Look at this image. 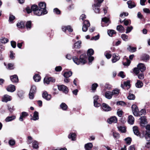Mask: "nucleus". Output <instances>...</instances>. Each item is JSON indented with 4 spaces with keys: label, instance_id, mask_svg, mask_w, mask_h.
Segmentation results:
<instances>
[{
    "label": "nucleus",
    "instance_id": "40",
    "mask_svg": "<svg viewBox=\"0 0 150 150\" xmlns=\"http://www.w3.org/2000/svg\"><path fill=\"white\" fill-rule=\"evenodd\" d=\"M113 136L115 139H118L120 137V134L119 133L114 132H112Z\"/></svg>",
    "mask_w": 150,
    "mask_h": 150
},
{
    "label": "nucleus",
    "instance_id": "29",
    "mask_svg": "<svg viewBox=\"0 0 150 150\" xmlns=\"http://www.w3.org/2000/svg\"><path fill=\"white\" fill-rule=\"evenodd\" d=\"M117 30L120 33L124 31L125 28L122 25H118L117 27Z\"/></svg>",
    "mask_w": 150,
    "mask_h": 150
},
{
    "label": "nucleus",
    "instance_id": "61",
    "mask_svg": "<svg viewBox=\"0 0 150 150\" xmlns=\"http://www.w3.org/2000/svg\"><path fill=\"white\" fill-rule=\"evenodd\" d=\"M15 19V17L11 15H10L9 17V21L10 22H12Z\"/></svg>",
    "mask_w": 150,
    "mask_h": 150
},
{
    "label": "nucleus",
    "instance_id": "62",
    "mask_svg": "<svg viewBox=\"0 0 150 150\" xmlns=\"http://www.w3.org/2000/svg\"><path fill=\"white\" fill-rule=\"evenodd\" d=\"M118 76H120L122 78H124L125 76L124 75V72L123 71H120L118 74Z\"/></svg>",
    "mask_w": 150,
    "mask_h": 150
},
{
    "label": "nucleus",
    "instance_id": "47",
    "mask_svg": "<svg viewBox=\"0 0 150 150\" xmlns=\"http://www.w3.org/2000/svg\"><path fill=\"white\" fill-rule=\"evenodd\" d=\"M31 22L29 21L27 22L25 25V26L27 28L30 29L31 28Z\"/></svg>",
    "mask_w": 150,
    "mask_h": 150
},
{
    "label": "nucleus",
    "instance_id": "7",
    "mask_svg": "<svg viewBox=\"0 0 150 150\" xmlns=\"http://www.w3.org/2000/svg\"><path fill=\"white\" fill-rule=\"evenodd\" d=\"M140 125L142 127H144L145 125L147 123V120L145 116H142L140 118Z\"/></svg>",
    "mask_w": 150,
    "mask_h": 150
},
{
    "label": "nucleus",
    "instance_id": "55",
    "mask_svg": "<svg viewBox=\"0 0 150 150\" xmlns=\"http://www.w3.org/2000/svg\"><path fill=\"white\" fill-rule=\"evenodd\" d=\"M44 83H46L47 84H48L50 83V81L48 80V78L47 77H45L44 79Z\"/></svg>",
    "mask_w": 150,
    "mask_h": 150
},
{
    "label": "nucleus",
    "instance_id": "9",
    "mask_svg": "<svg viewBox=\"0 0 150 150\" xmlns=\"http://www.w3.org/2000/svg\"><path fill=\"white\" fill-rule=\"evenodd\" d=\"M11 100V96L8 95H4L2 98V101L3 102H7L8 101H10Z\"/></svg>",
    "mask_w": 150,
    "mask_h": 150
},
{
    "label": "nucleus",
    "instance_id": "30",
    "mask_svg": "<svg viewBox=\"0 0 150 150\" xmlns=\"http://www.w3.org/2000/svg\"><path fill=\"white\" fill-rule=\"evenodd\" d=\"M17 26L19 28H24L25 27L24 23L22 21L18 23L17 24Z\"/></svg>",
    "mask_w": 150,
    "mask_h": 150
},
{
    "label": "nucleus",
    "instance_id": "57",
    "mask_svg": "<svg viewBox=\"0 0 150 150\" xmlns=\"http://www.w3.org/2000/svg\"><path fill=\"white\" fill-rule=\"evenodd\" d=\"M105 54L106 58L108 59H110L112 56L111 54L110 53L108 52H105Z\"/></svg>",
    "mask_w": 150,
    "mask_h": 150
},
{
    "label": "nucleus",
    "instance_id": "21",
    "mask_svg": "<svg viewBox=\"0 0 150 150\" xmlns=\"http://www.w3.org/2000/svg\"><path fill=\"white\" fill-rule=\"evenodd\" d=\"M16 117L14 115H12L7 117L5 119L6 122H9L12 121L15 119Z\"/></svg>",
    "mask_w": 150,
    "mask_h": 150
},
{
    "label": "nucleus",
    "instance_id": "56",
    "mask_svg": "<svg viewBox=\"0 0 150 150\" xmlns=\"http://www.w3.org/2000/svg\"><path fill=\"white\" fill-rule=\"evenodd\" d=\"M53 11L54 13L57 14H59L60 13V11L57 8H54Z\"/></svg>",
    "mask_w": 150,
    "mask_h": 150
},
{
    "label": "nucleus",
    "instance_id": "50",
    "mask_svg": "<svg viewBox=\"0 0 150 150\" xmlns=\"http://www.w3.org/2000/svg\"><path fill=\"white\" fill-rule=\"evenodd\" d=\"M126 60V62L123 63V64L125 66H128L131 63V61L127 59Z\"/></svg>",
    "mask_w": 150,
    "mask_h": 150
},
{
    "label": "nucleus",
    "instance_id": "34",
    "mask_svg": "<svg viewBox=\"0 0 150 150\" xmlns=\"http://www.w3.org/2000/svg\"><path fill=\"white\" fill-rule=\"evenodd\" d=\"M111 92L112 93V95L117 96H118L119 93V90L117 89H115L113 90Z\"/></svg>",
    "mask_w": 150,
    "mask_h": 150
},
{
    "label": "nucleus",
    "instance_id": "17",
    "mask_svg": "<svg viewBox=\"0 0 150 150\" xmlns=\"http://www.w3.org/2000/svg\"><path fill=\"white\" fill-rule=\"evenodd\" d=\"M6 89L8 91L13 92L15 90V86L13 85H10L7 87Z\"/></svg>",
    "mask_w": 150,
    "mask_h": 150
},
{
    "label": "nucleus",
    "instance_id": "27",
    "mask_svg": "<svg viewBox=\"0 0 150 150\" xmlns=\"http://www.w3.org/2000/svg\"><path fill=\"white\" fill-rule=\"evenodd\" d=\"M143 83L140 80H137V82L136 83V86L138 88H141L143 86Z\"/></svg>",
    "mask_w": 150,
    "mask_h": 150
},
{
    "label": "nucleus",
    "instance_id": "12",
    "mask_svg": "<svg viewBox=\"0 0 150 150\" xmlns=\"http://www.w3.org/2000/svg\"><path fill=\"white\" fill-rule=\"evenodd\" d=\"M81 42L80 40H79L76 42L73 46V49H79L81 47Z\"/></svg>",
    "mask_w": 150,
    "mask_h": 150
},
{
    "label": "nucleus",
    "instance_id": "49",
    "mask_svg": "<svg viewBox=\"0 0 150 150\" xmlns=\"http://www.w3.org/2000/svg\"><path fill=\"white\" fill-rule=\"evenodd\" d=\"M133 27L132 26H131L129 27H128L126 29V33H128L130 32L133 29Z\"/></svg>",
    "mask_w": 150,
    "mask_h": 150
},
{
    "label": "nucleus",
    "instance_id": "60",
    "mask_svg": "<svg viewBox=\"0 0 150 150\" xmlns=\"http://www.w3.org/2000/svg\"><path fill=\"white\" fill-rule=\"evenodd\" d=\"M62 69V68L60 66L56 67L55 68V70L57 71H60Z\"/></svg>",
    "mask_w": 150,
    "mask_h": 150
},
{
    "label": "nucleus",
    "instance_id": "15",
    "mask_svg": "<svg viewBox=\"0 0 150 150\" xmlns=\"http://www.w3.org/2000/svg\"><path fill=\"white\" fill-rule=\"evenodd\" d=\"M28 115V114L27 112H23L20 115L19 120L21 121H23V118H25Z\"/></svg>",
    "mask_w": 150,
    "mask_h": 150
},
{
    "label": "nucleus",
    "instance_id": "16",
    "mask_svg": "<svg viewBox=\"0 0 150 150\" xmlns=\"http://www.w3.org/2000/svg\"><path fill=\"white\" fill-rule=\"evenodd\" d=\"M42 97L47 100H50L51 98V95L48 94L47 92H45L43 93L42 94Z\"/></svg>",
    "mask_w": 150,
    "mask_h": 150
},
{
    "label": "nucleus",
    "instance_id": "52",
    "mask_svg": "<svg viewBox=\"0 0 150 150\" xmlns=\"http://www.w3.org/2000/svg\"><path fill=\"white\" fill-rule=\"evenodd\" d=\"M89 26H88L85 25L83 24L82 28V31L83 32H86L87 31L88 29V28Z\"/></svg>",
    "mask_w": 150,
    "mask_h": 150
},
{
    "label": "nucleus",
    "instance_id": "32",
    "mask_svg": "<svg viewBox=\"0 0 150 150\" xmlns=\"http://www.w3.org/2000/svg\"><path fill=\"white\" fill-rule=\"evenodd\" d=\"M108 35L111 37H112L113 35L116 34V32L113 30H108Z\"/></svg>",
    "mask_w": 150,
    "mask_h": 150
},
{
    "label": "nucleus",
    "instance_id": "33",
    "mask_svg": "<svg viewBox=\"0 0 150 150\" xmlns=\"http://www.w3.org/2000/svg\"><path fill=\"white\" fill-rule=\"evenodd\" d=\"M60 108L63 110H66L67 108V105L64 103H62L60 105Z\"/></svg>",
    "mask_w": 150,
    "mask_h": 150
},
{
    "label": "nucleus",
    "instance_id": "53",
    "mask_svg": "<svg viewBox=\"0 0 150 150\" xmlns=\"http://www.w3.org/2000/svg\"><path fill=\"white\" fill-rule=\"evenodd\" d=\"M145 147L150 149V140H148L145 145Z\"/></svg>",
    "mask_w": 150,
    "mask_h": 150
},
{
    "label": "nucleus",
    "instance_id": "43",
    "mask_svg": "<svg viewBox=\"0 0 150 150\" xmlns=\"http://www.w3.org/2000/svg\"><path fill=\"white\" fill-rule=\"evenodd\" d=\"M124 140L126 142V144L128 145H129L131 143L132 139L130 137H128L125 139Z\"/></svg>",
    "mask_w": 150,
    "mask_h": 150
},
{
    "label": "nucleus",
    "instance_id": "59",
    "mask_svg": "<svg viewBox=\"0 0 150 150\" xmlns=\"http://www.w3.org/2000/svg\"><path fill=\"white\" fill-rule=\"evenodd\" d=\"M8 68L9 69H14V65L12 64H8Z\"/></svg>",
    "mask_w": 150,
    "mask_h": 150
},
{
    "label": "nucleus",
    "instance_id": "35",
    "mask_svg": "<svg viewBox=\"0 0 150 150\" xmlns=\"http://www.w3.org/2000/svg\"><path fill=\"white\" fill-rule=\"evenodd\" d=\"M36 91V88L35 86L33 85L32 86L30 92L31 93H35Z\"/></svg>",
    "mask_w": 150,
    "mask_h": 150
},
{
    "label": "nucleus",
    "instance_id": "25",
    "mask_svg": "<svg viewBox=\"0 0 150 150\" xmlns=\"http://www.w3.org/2000/svg\"><path fill=\"white\" fill-rule=\"evenodd\" d=\"M130 83L129 81H127L124 82V86H123L122 84L121 85V86L123 88H124L125 87H127V89L129 88L130 87Z\"/></svg>",
    "mask_w": 150,
    "mask_h": 150
},
{
    "label": "nucleus",
    "instance_id": "23",
    "mask_svg": "<svg viewBox=\"0 0 150 150\" xmlns=\"http://www.w3.org/2000/svg\"><path fill=\"white\" fill-rule=\"evenodd\" d=\"M128 122L130 124H133L134 122V117L131 115H130L128 117Z\"/></svg>",
    "mask_w": 150,
    "mask_h": 150
},
{
    "label": "nucleus",
    "instance_id": "2",
    "mask_svg": "<svg viewBox=\"0 0 150 150\" xmlns=\"http://www.w3.org/2000/svg\"><path fill=\"white\" fill-rule=\"evenodd\" d=\"M34 14L38 16H40L43 14V11L40 9L36 5H33L31 7Z\"/></svg>",
    "mask_w": 150,
    "mask_h": 150
},
{
    "label": "nucleus",
    "instance_id": "13",
    "mask_svg": "<svg viewBox=\"0 0 150 150\" xmlns=\"http://www.w3.org/2000/svg\"><path fill=\"white\" fill-rule=\"evenodd\" d=\"M117 121V118L115 116L112 117L108 120V122L110 124L112 123H116Z\"/></svg>",
    "mask_w": 150,
    "mask_h": 150
},
{
    "label": "nucleus",
    "instance_id": "36",
    "mask_svg": "<svg viewBox=\"0 0 150 150\" xmlns=\"http://www.w3.org/2000/svg\"><path fill=\"white\" fill-rule=\"evenodd\" d=\"M72 74V73L71 71L65 72L64 73V76L66 78H68L70 77Z\"/></svg>",
    "mask_w": 150,
    "mask_h": 150
},
{
    "label": "nucleus",
    "instance_id": "8",
    "mask_svg": "<svg viewBox=\"0 0 150 150\" xmlns=\"http://www.w3.org/2000/svg\"><path fill=\"white\" fill-rule=\"evenodd\" d=\"M101 108L102 109L105 111H110L111 110V107L105 103H103L102 104Z\"/></svg>",
    "mask_w": 150,
    "mask_h": 150
},
{
    "label": "nucleus",
    "instance_id": "19",
    "mask_svg": "<svg viewBox=\"0 0 150 150\" xmlns=\"http://www.w3.org/2000/svg\"><path fill=\"white\" fill-rule=\"evenodd\" d=\"M127 3L128 5V7L129 8H132L136 6V4L135 3L131 1H128Z\"/></svg>",
    "mask_w": 150,
    "mask_h": 150
},
{
    "label": "nucleus",
    "instance_id": "14",
    "mask_svg": "<svg viewBox=\"0 0 150 150\" xmlns=\"http://www.w3.org/2000/svg\"><path fill=\"white\" fill-rule=\"evenodd\" d=\"M137 68L142 72L144 71L146 69V67L144 64L141 63L139 64L138 65Z\"/></svg>",
    "mask_w": 150,
    "mask_h": 150
},
{
    "label": "nucleus",
    "instance_id": "28",
    "mask_svg": "<svg viewBox=\"0 0 150 150\" xmlns=\"http://www.w3.org/2000/svg\"><path fill=\"white\" fill-rule=\"evenodd\" d=\"M39 119L38 113L37 111H35L32 120H36Z\"/></svg>",
    "mask_w": 150,
    "mask_h": 150
},
{
    "label": "nucleus",
    "instance_id": "63",
    "mask_svg": "<svg viewBox=\"0 0 150 150\" xmlns=\"http://www.w3.org/2000/svg\"><path fill=\"white\" fill-rule=\"evenodd\" d=\"M11 45L12 47L13 48H15L16 46V43L15 41H11Z\"/></svg>",
    "mask_w": 150,
    "mask_h": 150
},
{
    "label": "nucleus",
    "instance_id": "24",
    "mask_svg": "<svg viewBox=\"0 0 150 150\" xmlns=\"http://www.w3.org/2000/svg\"><path fill=\"white\" fill-rule=\"evenodd\" d=\"M76 135L75 133H70L68 136L69 139H71L72 141H75L76 139Z\"/></svg>",
    "mask_w": 150,
    "mask_h": 150
},
{
    "label": "nucleus",
    "instance_id": "10",
    "mask_svg": "<svg viewBox=\"0 0 150 150\" xmlns=\"http://www.w3.org/2000/svg\"><path fill=\"white\" fill-rule=\"evenodd\" d=\"M58 88L59 90L62 91L65 93H67L68 92L67 88L66 86L64 85L58 86Z\"/></svg>",
    "mask_w": 150,
    "mask_h": 150
},
{
    "label": "nucleus",
    "instance_id": "4",
    "mask_svg": "<svg viewBox=\"0 0 150 150\" xmlns=\"http://www.w3.org/2000/svg\"><path fill=\"white\" fill-rule=\"evenodd\" d=\"M93 99L94 105L95 107H98L100 106V103L102 100L98 96H94L93 97Z\"/></svg>",
    "mask_w": 150,
    "mask_h": 150
},
{
    "label": "nucleus",
    "instance_id": "42",
    "mask_svg": "<svg viewBox=\"0 0 150 150\" xmlns=\"http://www.w3.org/2000/svg\"><path fill=\"white\" fill-rule=\"evenodd\" d=\"M33 148L38 149V143L36 141H34L33 142Z\"/></svg>",
    "mask_w": 150,
    "mask_h": 150
},
{
    "label": "nucleus",
    "instance_id": "26",
    "mask_svg": "<svg viewBox=\"0 0 150 150\" xmlns=\"http://www.w3.org/2000/svg\"><path fill=\"white\" fill-rule=\"evenodd\" d=\"M133 129L134 134L137 136H139V132L138 127L136 126H134L133 127Z\"/></svg>",
    "mask_w": 150,
    "mask_h": 150
},
{
    "label": "nucleus",
    "instance_id": "46",
    "mask_svg": "<svg viewBox=\"0 0 150 150\" xmlns=\"http://www.w3.org/2000/svg\"><path fill=\"white\" fill-rule=\"evenodd\" d=\"M146 114V110L144 109H142L139 112V115H145Z\"/></svg>",
    "mask_w": 150,
    "mask_h": 150
},
{
    "label": "nucleus",
    "instance_id": "6",
    "mask_svg": "<svg viewBox=\"0 0 150 150\" xmlns=\"http://www.w3.org/2000/svg\"><path fill=\"white\" fill-rule=\"evenodd\" d=\"M132 110L134 115L136 116H139V109L137 106L134 104L132 106Z\"/></svg>",
    "mask_w": 150,
    "mask_h": 150
},
{
    "label": "nucleus",
    "instance_id": "37",
    "mask_svg": "<svg viewBox=\"0 0 150 150\" xmlns=\"http://www.w3.org/2000/svg\"><path fill=\"white\" fill-rule=\"evenodd\" d=\"M117 128L118 130L122 133L125 132L126 130L125 128L124 127L122 126H118Z\"/></svg>",
    "mask_w": 150,
    "mask_h": 150
},
{
    "label": "nucleus",
    "instance_id": "39",
    "mask_svg": "<svg viewBox=\"0 0 150 150\" xmlns=\"http://www.w3.org/2000/svg\"><path fill=\"white\" fill-rule=\"evenodd\" d=\"M102 21L103 22H104L105 23H108L106 25H105V26H108L109 24L110 23L109 19L107 18L106 17H104L102 19Z\"/></svg>",
    "mask_w": 150,
    "mask_h": 150
},
{
    "label": "nucleus",
    "instance_id": "38",
    "mask_svg": "<svg viewBox=\"0 0 150 150\" xmlns=\"http://www.w3.org/2000/svg\"><path fill=\"white\" fill-rule=\"evenodd\" d=\"M1 42L2 43H6L8 41V40L7 38L4 37H2L1 38Z\"/></svg>",
    "mask_w": 150,
    "mask_h": 150
},
{
    "label": "nucleus",
    "instance_id": "5",
    "mask_svg": "<svg viewBox=\"0 0 150 150\" xmlns=\"http://www.w3.org/2000/svg\"><path fill=\"white\" fill-rule=\"evenodd\" d=\"M40 9L43 11V15L47 13L45 9L46 4L45 2H41L39 4Z\"/></svg>",
    "mask_w": 150,
    "mask_h": 150
},
{
    "label": "nucleus",
    "instance_id": "48",
    "mask_svg": "<svg viewBox=\"0 0 150 150\" xmlns=\"http://www.w3.org/2000/svg\"><path fill=\"white\" fill-rule=\"evenodd\" d=\"M135 98L134 95L133 94H129L127 97L128 99L130 100H134Z\"/></svg>",
    "mask_w": 150,
    "mask_h": 150
},
{
    "label": "nucleus",
    "instance_id": "51",
    "mask_svg": "<svg viewBox=\"0 0 150 150\" xmlns=\"http://www.w3.org/2000/svg\"><path fill=\"white\" fill-rule=\"evenodd\" d=\"M8 143L10 145L13 146L15 144V141L13 139H11L9 140Z\"/></svg>",
    "mask_w": 150,
    "mask_h": 150
},
{
    "label": "nucleus",
    "instance_id": "11",
    "mask_svg": "<svg viewBox=\"0 0 150 150\" xmlns=\"http://www.w3.org/2000/svg\"><path fill=\"white\" fill-rule=\"evenodd\" d=\"M120 59L119 56L118 54H114L112 55V62L113 63L116 62L118 61Z\"/></svg>",
    "mask_w": 150,
    "mask_h": 150
},
{
    "label": "nucleus",
    "instance_id": "22",
    "mask_svg": "<svg viewBox=\"0 0 150 150\" xmlns=\"http://www.w3.org/2000/svg\"><path fill=\"white\" fill-rule=\"evenodd\" d=\"M93 144L91 143H89L85 144V148L86 150H91Z\"/></svg>",
    "mask_w": 150,
    "mask_h": 150
},
{
    "label": "nucleus",
    "instance_id": "58",
    "mask_svg": "<svg viewBox=\"0 0 150 150\" xmlns=\"http://www.w3.org/2000/svg\"><path fill=\"white\" fill-rule=\"evenodd\" d=\"M139 70L138 68H135L134 69L133 71L135 74H137L139 72Z\"/></svg>",
    "mask_w": 150,
    "mask_h": 150
},
{
    "label": "nucleus",
    "instance_id": "20",
    "mask_svg": "<svg viewBox=\"0 0 150 150\" xmlns=\"http://www.w3.org/2000/svg\"><path fill=\"white\" fill-rule=\"evenodd\" d=\"M10 79L11 81L13 82H16L18 81V76L16 75L11 76L10 77Z\"/></svg>",
    "mask_w": 150,
    "mask_h": 150
},
{
    "label": "nucleus",
    "instance_id": "1",
    "mask_svg": "<svg viewBox=\"0 0 150 150\" xmlns=\"http://www.w3.org/2000/svg\"><path fill=\"white\" fill-rule=\"evenodd\" d=\"M72 59L74 62L78 65L80 64H84L86 62L87 57L85 54H81L79 59L76 56L72 57Z\"/></svg>",
    "mask_w": 150,
    "mask_h": 150
},
{
    "label": "nucleus",
    "instance_id": "3",
    "mask_svg": "<svg viewBox=\"0 0 150 150\" xmlns=\"http://www.w3.org/2000/svg\"><path fill=\"white\" fill-rule=\"evenodd\" d=\"M96 0H95V2ZM98 2L96 3H95L92 5V7L93 10L96 13H100V9L99 7L101 5V3L103 1V0H96Z\"/></svg>",
    "mask_w": 150,
    "mask_h": 150
},
{
    "label": "nucleus",
    "instance_id": "31",
    "mask_svg": "<svg viewBox=\"0 0 150 150\" xmlns=\"http://www.w3.org/2000/svg\"><path fill=\"white\" fill-rule=\"evenodd\" d=\"M40 77L38 74H35L33 76V79L35 82L39 81L40 80Z\"/></svg>",
    "mask_w": 150,
    "mask_h": 150
},
{
    "label": "nucleus",
    "instance_id": "41",
    "mask_svg": "<svg viewBox=\"0 0 150 150\" xmlns=\"http://www.w3.org/2000/svg\"><path fill=\"white\" fill-rule=\"evenodd\" d=\"M94 53V51L92 49H90L88 50L87 52V55L89 56H91L93 55Z\"/></svg>",
    "mask_w": 150,
    "mask_h": 150
},
{
    "label": "nucleus",
    "instance_id": "45",
    "mask_svg": "<svg viewBox=\"0 0 150 150\" xmlns=\"http://www.w3.org/2000/svg\"><path fill=\"white\" fill-rule=\"evenodd\" d=\"M121 38L123 40L127 41L128 40V36L125 34H122L121 35Z\"/></svg>",
    "mask_w": 150,
    "mask_h": 150
},
{
    "label": "nucleus",
    "instance_id": "44",
    "mask_svg": "<svg viewBox=\"0 0 150 150\" xmlns=\"http://www.w3.org/2000/svg\"><path fill=\"white\" fill-rule=\"evenodd\" d=\"M127 49L128 50L131 52H134L136 51V47H133L131 46H129V47L127 48Z\"/></svg>",
    "mask_w": 150,
    "mask_h": 150
},
{
    "label": "nucleus",
    "instance_id": "64",
    "mask_svg": "<svg viewBox=\"0 0 150 150\" xmlns=\"http://www.w3.org/2000/svg\"><path fill=\"white\" fill-rule=\"evenodd\" d=\"M15 55V54H14L13 52L11 51L10 52V58L11 59H14L15 57L14 55Z\"/></svg>",
    "mask_w": 150,
    "mask_h": 150
},
{
    "label": "nucleus",
    "instance_id": "54",
    "mask_svg": "<svg viewBox=\"0 0 150 150\" xmlns=\"http://www.w3.org/2000/svg\"><path fill=\"white\" fill-rule=\"evenodd\" d=\"M98 86V85L96 83H93L92 84V89L93 90H95L97 86Z\"/></svg>",
    "mask_w": 150,
    "mask_h": 150
},
{
    "label": "nucleus",
    "instance_id": "18",
    "mask_svg": "<svg viewBox=\"0 0 150 150\" xmlns=\"http://www.w3.org/2000/svg\"><path fill=\"white\" fill-rule=\"evenodd\" d=\"M105 97L108 99H110L112 98V95L111 92L107 91L105 93Z\"/></svg>",
    "mask_w": 150,
    "mask_h": 150
}]
</instances>
